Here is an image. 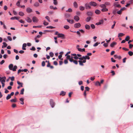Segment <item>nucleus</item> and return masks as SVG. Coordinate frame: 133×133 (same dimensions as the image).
Listing matches in <instances>:
<instances>
[{
    "label": "nucleus",
    "mask_w": 133,
    "mask_h": 133,
    "mask_svg": "<svg viewBox=\"0 0 133 133\" xmlns=\"http://www.w3.org/2000/svg\"><path fill=\"white\" fill-rule=\"evenodd\" d=\"M72 58H70L69 59V61L71 62H73V61H74V60L72 58Z\"/></svg>",
    "instance_id": "774afa93"
},
{
    "label": "nucleus",
    "mask_w": 133,
    "mask_h": 133,
    "mask_svg": "<svg viewBox=\"0 0 133 133\" xmlns=\"http://www.w3.org/2000/svg\"><path fill=\"white\" fill-rule=\"evenodd\" d=\"M3 45L2 46V48H4L6 47L7 46V44L5 42H3Z\"/></svg>",
    "instance_id": "412c9836"
},
{
    "label": "nucleus",
    "mask_w": 133,
    "mask_h": 133,
    "mask_svg": "<svg viewBox=\"0 0 133 133\" xmlns=\"http://www.w3.org/2000/svg\"><path fill=\"white\" fill-rule=\"evenodd\" d=\"M74 19L75 20L77 21L78 22L79 19V17L77 16H75L74 17Z\"/></svg>",
    "instance_id": "9b49d317"
},
{
    "label": "nucleus",
    "mask_w": 133,
    "mask_h": 133,
    "mask_svg": "<svg viewBox=\"0 0 133 133\" xmlns=\"http://www.w3.org/2000/svg\"><path fill=\"white\" fill-rule=\"evenodd\" d=\"M43 24L45 25H47L49 24L48 23L46 22L45 21H43Z\"/></svg>",
    "instance_id": "8fccbe9b"
},
{
    "label": "nucleus",
    "mask_w": 133,
    "mask_h": 133,
    "mask_svg": "<svg viewBox=\"0 0 133 133\" xmlns=\"http://www.w3.org/2000/svg\"><path fill=\"white\" fill-rule=\"evenodd\" d=\"M124 35V34L123 33H119L118 34V37H122Z\"/></svg>",
    "instance_id": "58836bf2"
},
{
    "label": "nucleus",
    "mask_w": 133,
    "mask_h": 133,
    "mask_svg": "<svg viewBox=\"0 0 133 133\" xmlns=\"http://www.w3.org/2000/svg\"><path fill=\"white\" fill-rule=\"evenodd\" d=\"M95 12L96 14H99L101 13V11L98 10H96Z\"/></svg>",
    "instance_id": "cd10ccee"
},
{
    "label": "nucleus",
    "mask_w": 133,
    "mask_h": 133,
    "mask_svg": "<svg viewBox=\"0 0 133 133\" xmlns=\"http://www.w3.org/2000/svg\"><path fill=\"white\" fill-rule=\"evenodd\" d=\"M26 11L28 13H31L32 12V9L30 8H28L26 9Z\"/></svg>",
    "instance_id": "1a4fd4ad"
},
{
    "label": "nucleus",
    "mask_w": 133,
    "mask_h": 133,
    "mask_svg": "<svg viewBox=\"0 0 133 133\" xmlns=\"http://www.w3.org/2000/svg\"><path fill=\"white\" fill-rule=\"evenodd\" d=\"M17 68V66L16 65H15L14 66L13 68H12V70L13 71H16V69Z\"/></svg>",
    "instance_id": "393cba45"
},
{
    "label": "nucleus",
    "mask_w": 133,
    "mask_h": 133,
    "mask_svg": "<svg viewBox=\"0 0 133 133\" xmlns=\"http://www.w3.org/2000/svg\"><path fill=\"white\" fill-rule=\"evenodd\" d=\"M85 88V89L84 90V95L85 97L86 96V92L87 91H89V88L88 87H86Z\"/></svg>",
    "instance_id": "f03ea898"
},
{
    "label": "nucleus",
    "mask_w": 133,
    "mask_h": 133,
    "mask_svg": "<svg viewBox=\"0 0 133 133\" xmlns=\"http://www.w3.org/2000/svg\"><path fill=\"white\" fill-rule=\"evenodd\" d=\"M90 4L91 6H95L97 5L96 3V2L92 1H91L90 2Z\"/></svg>",
    "instance_id": "20e7f679"
},
{
    "label": "nucleus",
    "mask_w": 133,
    "mask_h": 133,
    "mask_svg": "<svg viewBox=\"0 0 133 133\" xmlns=\"http://www.w3.org/2000/svg\"><path fill=\"white\" fill-rule=\"evenodd\" d=\"M78 62H79V64L80 65L82 66L84 65V64L83 63V62L82 61L79 60Z\"/></svg>",
    "instance_id": "2f4dec72"
},
{
    "label": "nucleus",
    "mask_w": 133,
    "mask_h": 133,
    "mask_svg": "<svg viewBox=\"0 0 133 133\" xmlns=\"http://www.w3.org/2000/svg\"><path fill=\"white\" fill-rule=\"evenodd\" d=\"M24 89L23 88L21 91L20 94H24Z\"/></svg>",
    "instance_id": "3c124183"
},
{
    "label": "nucleus",
    "mask_w": 133,
    "mask_h": 133,
    "mask_svg": "<svg viewBox=\"0 0 133 133\" xmlns=\"http://www.w3.org/2000/svg\"><path fill=\"white\" fill-rule=\"evenodd\" d=\"M9 41H11L12 40V39L10 36H9L7 37Z\"/></svg>",
    "instance_id": "6e6d98bb"
},
{
    "label": "nucleus",
    "mask_w": 133,
    "mask_h": 133,
    "mask_svg": "<svg viewBox=\"0 0 133 133\" xmlns=\"http://www.w3.org/2000/svg\"><path fill=\"white\" fill-rule=\"evenodd\" d=\"M66 12L68 11L69 12H71L72 11V10L71 8H69L66 11Z\"/></svg>",
    "instance_id": "bf43d9fd"
},
{
    "label": "nucleus",
    "mask_w": 133,
    "mask_h": 133,
    "mask_svg": "<svg viewBox=\"0 0 133 133\" xmlns=\"http://www.w3.org/2000/svg\"><path fill=\"white\" fill-rule=\"evenodd\" d=\"M31 50L35 51L36 50V49L34 46L32 47V48L30 49Z\"/></svg>",
    "instance_id": "69168bd1"
},
{
    "label": "nucleus",
    "mask_w": 133,
    "mask_h": 133,
    "mask_svg": "<svg viewBox=\"0 0 133 133\" xmlns=\"http://www.w3.org/2000/svg\"><path fill=\"white\" fill-rule=\"evenodd\" d=\"M50 8L51 9H53L54 10L57 9V8L56 7H54L52 6H50Z\"/></svg>",
    "instance_id": "a19ab883"
},
{
    "label": "nucleus",
    "mask_w": 133,
    "mask_h": 133,
    "mask_svg": "<svg viewBox=\"0 0 133 133\" xmlns=\"http://www.w3.org/2000/svg\"><path fill=\"white\" fill-rule=\"evenodd\" d=\"M117 9H115L113 10L112 11V13L114 14L115 15L116 13H117Z\"/></svg>",
    "instance_id": "37998d69"
},
{
    "label": "nucleus",
    "mask_w": 133,
    "mask_h": 133,
    "mask_svg": "<svg viewBox=\"0 0 133 133\" xmlns=\"http://www.w3.org/2000/svg\"><path fill=\"white\" fill-rule=\"evenodd\" d=\"M73 5L75 8H77L78 7V5L76 2H74L73 3Z\"/></svg>",
    "instance_id": "a211bd4d"
},
{
    "label": "nucleus",
    "mask_w": 133,
    "mask_h": 133,
    "mask_svg": "<svg viewBox=\"0 0 133 133\" xmlns=\"http://www.w3.org/2000/svg\"><path fill=\"white\" fill-rule=\"evenodd\" d=\"M50 103L52 108H53L55 105L54 102L52 99H50Z\"/></svg>",
    "instance_id": "7ed1b4c3"
},
{
    "label": "nucleus",
    "mask_w": 133,
    "mask_h": 133,
    "mask_svg": "<svg viewBox=\"0 0 133 133\" xmlns=\"http://www.w3.org/2000/svg\"><path fill=\"white\" fill-rule=\"evenodd\" d=\"M49 55L50 56L52 57H53L54 55L53 53L52 52H50L49 53Z\"/></svg>",
    "instance_id": "5fc2aeb1"
},
{
    "label": "nucleus",
    "mask_w": 133,
    "mask_h": 133,
    "mask_svg": "<svg viewBox=\"0 0 133 133\" xmlns=\"http://www.w3.org/2000/svg\"><path fill=\"white\" fill-rule=\"evenodd\" d=\"M10 101L11 102H15L16 101V99L15 97L14 99H12L10 100Z\"/></svg>",
    "instance_id": "c9c22d12"
},
{
    "label": "nucleus",
    "mask_w": 133,
    "mask_h": 133,
    "mask_svg": "<svg viewBox=\"0 0 133 133\" xmlns=\"http://www.w3.org/2000/svg\"><path fill=\"white\" fill-rule=\"evenodd\" d=\"M34 5L36 7H37L39 6V4L38 2H36L34 3Z\"/></svg>",
    "instance_id": "473e14b6"
},
{
    "label": "nucleus",
    "mask_w": 133,
    "mask_h": 133,
    "mask_svg": "<svg viewBox=\"0 0 133 133\" xmlns=\"http://www.w3.org/2000/svg\"><path fill=\"white\" fill-rule=\"evenodd\" d=\"M42 66H44L45 65V63L44 61H43L42 62Z\"/></svg>",
    "instance_id": "e2e57ef3"
},
{
    "label": "nucleus",
    "mask_w": 133,
    "mask_h": 133,
    "mask_svg": "<svg viewBox=\"0 0 133 133\" xmlns=\"http://www.w3.org/2000/svg\"><path fill=\"white\" fill-rule=\"evenodd\" d=\"M91 17H89L87 18L86 19L85 21L87 22H89L90 20Z\"/></svg>",
    "instance_id": "a878e982"
},
{
    "label": "nucleus",
    "mask_w": 133,
    "mask_h": 133,
    "mask_svg": "<svg viewBox=\"0 0 133 133\" xmlns=\"http://www.w3.org/2000/svg\"><path fill=\"white\" fill-rule=\"evenodd\" d=\"M5 81L4 79L3 80L1 81V83L2 84V87L3 88L4 87L5 85V84L4 83L5 82Z\"/></svg>",
    "instance_id": "5701e85b"
},
{
    "label": "nucleus",
    "mask_w": 133,
    "mask_h": 133,
    "mask_svg": "<svg viewBox=\"0 0 133 133\" xmlns=\"http://www.w3.org/2000/svg\"><path fill=\"white\" fill-rule=\"evenodd\" d=\"M85 26V29H87L89 30L90 28V26L88 24H86Z\"/></svg>",
    "instance_id": "4be33fe9"
},
{
    "label": "nucleus",
    "mask_w": 133,
    "mask_h": 133,
    "mask_svg": "<svg viewBox=\"0 0 133 133\" xmlns=\"http://www.w3.org/2000/svg\"><path fill=\"white\" fill-rule=\"evenodd\" d=\"M26 45H27L26 43H24L23 44L22 47V49L24 50H26L25 47L26 46Z\"/></svg>",
    "instance_id": "f8f14e48"
},
{
    "label": "nucleus",
    "mask_w": 133,
    "mask_h": 133,
    "mask_svg": "<svg viewBox=\"0 0 133 133\" xmlns=\"http://www.w3.org/2000/svg\"><path fill=\"white\" fill-rule=\"evenodd\" d=\"M21 1V0H19L16 3V5L17 6H20V2Z\"/></svg>",
    "instance_id": "603ef678"
},
{
    "label": "nucleus",
    "mask_w": 133,
    "mask_h": 133,
    "mask_svg": "<svg viewBox=\"0 0 133 133\" xmlns=\"http://www.w3.org/2000/svg\"><path fill=\"white\" fill-rule=\"evenodd\" d=\"M87 14L88 16H91L92 15V13L91 12L89 11L87 12Z\"/></svg>",
    "instance_id": "c03bdc74"
},
{
    "label": "nucleus",
    "mask_w": 133,
    "mask_h": 133,
    "mask_svg": "<svg viewBox=\"0 0 133 133\" xmlns=\"http://www.w3.org/2000/svg\"><path fill=\"white\" fill-rule=\"evenodd\" d=\"M91 26L92 29H94L95 28V26L93 24H91Z\"/></svg>",
    "instance_id": "0e129e2a"
},
{
    "label": "nucleus",
    "mask_w": 133,
    "mask_h": 133,
    "mask_svg": "<svg viewBox=\"0 0 133 133\" xmlns=\"http://www.w3.org/2000/svg\"><path fill=\"white\" fill-rule=\"evenodd\" d=\"M130 39V37L129 36H127L125 38V41H128L129 40V39Z\"/></svg>",
    "instance_id": "ea45409f"
},
{
    "label": "nucleus",
    "mask_w": 133,
    "mask_h": 133,
    "mask_svg": "<svg viewBox=\"0 0 133 133\" xmlns=\"http://www.w3.org/2000/svg\"><path fill=\"white\" fill-rule=\"evenodd\" d=\"M6 78L5 77H1L0 76V80H3L4 79L5 81Z\"/></svg>",
    "instance_id": "864d4df0"
},
{
    "label": "nucleus",
    "mask_w": 133,
    "mask_h": 133,
    "mask_svg": "<svg viewBox=\"0 0 133 133\" xmlns=\"http://www.w3.org/2000/svg\"><path fill=\"white\" fill-rule=\"evenodd\" d=\"M128 54L130 56H132L133 54V52L131 51H129L128 52Z\"/></svg>",
    "instance_id": "09e8293b"
},
{
    "label": "nucleus",
    "mask_w": 133,
    "mask_h": 133,
    "mask_svg": "<svg viewBox=\"0 0 133 133\" xmlns=\"http://www.w3.org/2000/svg\"><path fill=\"white\" fill-rule=\"evenodd\" d=\"M13 65L12 64H10L9 66V69L11 70H12L13 68Z\"/></svg>",
    "instance_id": "aec40b11"
},
{
    "label": "nucleus",
    "mask_w": 133,
    "mask_h": 133,
    "mask_svg": "<svg viewBox=\"0 0 133 133\" xmlns=\"http://www.w3.org/2000/svg\"><path fill=\"white\" fill-rule=\"evenodd\" d=\"M64 28L66 29H68L69 28V26L68 25H65L64 26Z\"/></svg>",
    "instance_id": "e433bc0d"
},
{
    "label": "nucleus",
    "mask_w": 133,
    "mask_h": 133,
    "mask_svg": "<svg viewBox=\"0 0 133 133\" xmlns=\"http://www.w3.org/2000/svg\"><path fill=\"white\" fill-rule=\"evenodd\" d=\"M67 22L70 24H73L74 23V21L72 20H70L68 19H66Z\"/></svg>",
    "instance_id": "f3484780"
},
{
    "label": "nucleus",
    "mask_w": 133,
    "mask_h": 133,
    "mask_svg": "<svg viewBox=\"0 0 133 133\" xmlns=\"http://www.w3.org/2000/svg\"><path fill=\"white\" fill-rule=\"evenodd\" d=\"M45 18L48 21L50 22V18L48 16H46L45 17Z\"/></svg>",
    "instance_id": "052dcab7"
},
{
    "label": "nucleus",
    "mask_w": 133,
    "mask_h": 133,
    "mask_svg": "<svg viewBox=\"0 0 133 133\" xmlns=\"http://www.w3.org/2000/svg\"><path fill=\"white\" fill-rule=\"evenodd\" d=\"M26 20L27 22L29 23H30L32 22L31 19L29 17H27L26 19Z\"/></svg>",
    "instance_id": "4468645a"
},
{
    "label": "nucleus",
    "mask_w": 133,
    "mask_h": 133,
    "mask_svg": "<svg viewBox=\"0 0 133 133\" xmlns=\"http://www.w3.org/2000/svg\"><path fill=\"white\" fill-rule=\"evenodd\" d=\"M83 58H84V59H88L89 60L90 58V57L87 55L83 56Z\"/></svg>",
    "instance_id": "2eb2a0df"
},
{
    "label": "nucleus",
    "mask_w": 133,
    "mask_h": 133,
    "mask_svg": "<svg viewBox=\"0 0 133 133\" xmlns=\"http://www.w3.org/2000/svg\"><path fill=\"white\" fill-rule=\"evenodd\" d=\"M100 44V43L96 42L93 45V46L94 47L96 46H97L99 44Z\"/></svg>",
    "instance_id": "13d9d810"
},
{
    "label": "nucleus",
    "mask_w": 133,
    "mask_h": 133,
    "mask_svg": "<svg viewBox=\"0 0 133 133\" xmlns=\"http://www.w3.org/2000/svg\"><path fill=\"white\" fill-rule=\"evenodd\" d=\"M73 62L76 65H77L78 64L77 61L76 60H74V61H73Z\"/></svg>",
    "instance_id": "680f3d73"
},
{
    "label": "nucleus",
    "mask_w": 133,
    "mask_h": 133,
    "mask_svg": "<svg viewBox=\"0 0 133 133\" xmlns=\"http://www.w3.org/2000/svg\"><path fill=\"white\" fill-rule=\"evenodd\" d=\"M70 16V15L69 14H66L65 15V17L66 18H69Z\"/></svg>",
    "instance_id": "49530a36"
},
{
    "label": "nucleus",
    "mask_w": 133,
    "mask_h": 133,
    "mask_svg": "<svg viewBox=\"0 0 133 133\" xmlns=\"http://www.w3.org/2000/svg\"><path fill=\"white\" fill-rule=\"evenodd\" d=\"M116 44V43L115 42H114L111 43L110 45V46L111 47H113L114 45Z\"/></svg>",
    "instance_id": "dca6fc26"
},
{
    "label": "nucleus",
    "mask_w": 133,
    "mask_h": 133,
    "mask_svg": "<svg viewBox=\"0 0 133 133\" xmlns=\"http://www.w3.org/2000/svg\"><path fill=\"white\" fill-rule=\"evenodd\" d=\"M79 9L80 10L83 11L85 7L83 6H81L79 7Z\"/></svg>",
    "instance_id": "72a5a7b5"
},
{
    "label": "nucleus",
    "mask_w": 133,
    "mask_h": 133,
    "mask_svg": "<svg viewBox=\"0 0 133 133\" xmlns=\"http://www.w3.org/2000/svg\"><path fill=\"white\" fill-rule=\"evenodd\" d=\"M19 15L22 16H23L24 15V13L22 11H20L19 12Z\"/></svg>",
    "instance_id": "7c9ffc66"
},
{
    "label": "nucleus",
    "mask_w": 133,
    "mask_h": 133,
    "mask_svg": "<svg viewBox=\"0 0 133 133\" xmlns=\"http://www.w3.org/2000/svg\"><path fill=\"white\" fill-rule=\"evenodd\" d=\"M47 28H49L50 29H53L55 28V27L52 26H48L46 27Z\"/></svg>",
    "instance_id": "a18cd8bd"
},
{
    "label": "nucleus",
    "mask_w": 133,
    "mask_h": 133,
    "mask_svg": "<svg viewBox=\"0 0 133 133\" xmlns=\"http://www.w3.org/2000/svg\"><path fill=\"white\" fill-rule=\"evenodd\" d=\"M81 26L80 23H76L74 25V27L75 28H79L81 27Z\"/></svg>",
    "instance_id": "f257e3e1"
},
{
    "label": "nucleus",
    "mask_w": 133,
    "mask_h": 133,
    "mask_svg": "<svg viewBox=\"0 0 133 133\" xmlns=\"http://www.w3.org/2000/svg\"><path fill=\"white\" fill-rule=\"evenodd\" d=\"M114 6L115 7H117L118 8H121V5L118 4V2H116L114 3Z\"/></svg>",
    "instance_id": "423d86ee"
},
{
    "label": "nucleus",
    "mask_w": 133,
    "mask_h": 133,
    "mask_svg": "<svg viewBox=\"0 0 133 133\" xmlns=\"http://www.w3.org/2000/svg\"><path fill=\"white\" fill-rule=\"evenodd\" d=\"M64 35L62 33L59 34L58 36H57L58 38H64Z\"/></svg>",
    "instance_id": "39448f33"
},
{
    "label": "nucleus",
    "mask_w": 133,
    "mask_h": 133,
    "mask_svg": "<svg viewBox=\"0 0 133 133\" xmlns=\"http://www.w3.org/2000/svg\"><path fill=\"white\" fill-rule=\"evenodd\" d=\"M85 6L87 9H90L91 7L88 3H86L85 4Z\"/></svg>",
    "instance_id": "6e6552de"
},
{
    "label": "nucleus",
    "mask_w": 133,
    "mask_h": 133,
    "mask_svg": "<svg viewBox=\"0 0 133 133\" xmlns=\"http://www.w3.org/2000/svg\"><path fill=\"white\" fill-rule=\"evenodd\" d=\"M73 32L74 33L76 32V33L77 34L79 35V36H81V35L80 34V33L79 31H77V32L74 31V32Z\"/></svg>",
    "instance_id": "de8ad7c7"
},
{
    "label": "nucleus",
    "mask_w": 133,
    "mask_h": 133,
    "mask_svg": "<svg viewBox=\"0 0 133 133\" xmlns=\"http://www.w3.org/2000/svg\"><path fill=\"white\" fill-rule=\"evenodd\" d=\"M105 5H106V6H107L110 5V3L109 2H106L105 3Z\"/></svg>",
    "instance_id": "79ce46f5"
},
{
    "label": "nucleus",
    "mask_w": 133,
    "mask_h": 133,
    "mask_svg": "<svg viewBox=\"0 0 133 133\" xmlns=\"http://www.w3.org/2000/svg\"><path fill=\"white\" fill-rule=\"evenodd\" d=\"M17 84H18L20 85V86H21V87H23V83H22L20 82L19 81H17Z\"/></svg>",
    "instance_id": "c756f323"
},
{
    "label": "nucleus",
    "mask_w": 133,
    "mask_h": 133,
    "mask_svg": "<svg viewBox=\"0 0 133 133\" xmlns=\"http://www.w3.org/2000/svg\"><path fill=\"white\" fill-rule=\"evenodd\" d=\"M11 96L9 94H8V96L6 97V99L7 100L11 98Z\"/></svg>",
    "instance_id": "4c0bfd02"
},
{
    "label": "nucleus",
    "mask_w": 133,
    "mask_h": 133,
    "mask_svg": "<svg viewBox=\"0 0 133 133\" xmlns=\"http://www.w3.org/2000/svg\"><path fill=\"white\" fill-rule=\"evenodd\" d=\"M19 100L21 102V103L22 104H24V99L22 98H21L19 99Z\"/></svg>",
    "instance_id": "f704fd0d"
},
{
    "label": "nucleus",
    "mask_w": 133,
    "mask_h": 133,
    "mask_svg": "<svg viewBox=\"0 0 133 133\" xmlns=\"http://www.w3.org/2000/svg\"><path fill=\"white\" fill-rule=\"evenodd\" d=\"M103 20H100L99 22H97L96 23V25H99L103 23Z\"/></svg>",
    "instance_id": "ddd939ff"
},
{
    "label": "nucleus",
    "mask_w": 133,
    "mask_h": 133,
    "mask_svg": "<svg viewBox=\"0 0 133 133\" xmlns=\"http://www.w3.org/2000/svg\"><path fill=\"white\" fill-rule=\"evenodd\" d=\"M101 11L102 12H106L108 11V9L106 8L102 9H101Z\"/></svg>",
    "instance_id": "6ab92c4d"
},
{
    "label": "nucleus",
    "mask_w": 133,
    "mask_h": 133,
    "mask_svg": "<svg viewBox=\"0 0 133 133\" xmlns=\"http://www.w3.org/2000/svg\"><path fill=\"white\" fill-rule=\"evenodd\" d=\"M122 11L120 9L117 12V13L118 14H121L122 13Z\"/></svg>",
    "instance_id": "4d7b16f0"
},
{
    "label": "nucleus",
    "mask_w": 133,
    "mask_h": 133,
    "mask_svg": "<svg viewBox=\"0 0 133 133\" xmlns=\"http://www.w3.org/2000/svg\"><path fill=\"white\" fill-rule=\"evenodd\" d=\"M95 84L96 85H99V86H100V83L99 82H97Z\"/></svg>",
    "instance_id": "338daca9"
},
{
    "label": "nucleus",
    "mask_w": 133,
    "mask_h": 133,
    "mask_svg": "<svg viewBox=\"0 0 133 133\" xmlns=\"http://www.w3.org/2000/svg\"><path fill=\"white\" fill-rule=\"evenodd\" d=\"M53 4L55 5H57L58 4V2L57 0H53Z\"/></svg>",
    "instance_id": "c85d7f7f"
},
{
    "label": "nucleus",
    "mask_w": 133,
    "mask_h": 133,
    "mask_svg": "<svg viewBox=\"0 0 133 133\" xmlns=\"http://www.w3.org/2000/svg\"><path fill=\"white\" fill-rule=\"evenodd\" d=\"M99 6L102 9L106 8V5H105V4H101Z\"/></svg>",
    "instance_id": "b1692460"
},
{
    "label": "nucleus",
    "mask_w": 133,
    "mask_h": 133,
    "mask_svg": "<svg viewBox=\"0 0 133 133\" xmlns=\"http://www.w3.org/2000/svg\"><path fill=\"white\" fill-rule=\"evenodd\" d=\"M66 92L63 91H62L61 92L60 94V95H62V96H64L65 95Z\"/></svg>",
    "instance_id": "bb28decb"
},
{
    "label": "nucleus",
    "mask_w": 133,
    "mask_h": 133,
    "mask_svg": "<svg viewBox=\"0 0 133 133\" xmlns=\"http://www.w3.org/2000/svg\"><path fill=\"white\" fill-rule=\"evenodd\" d=\"M38 19L35 16H34L32 18V21L33 22H37L38 21Z\"/></svg>",
    "instance_id": "0eeeda50"
},
{
    "label": "nucleus",
    "mask_w": 133,
    "mask_h": 133,
    "mask_svg": "<svg viewBox=\"0 0 133 133\" xmlns=\"http://www.w3.org/2000/svg\"><path fill=\"white\" fill-rule=\"evenodd\" d=\"M71 55L74 56L73 57L75 59H78V57H77V55L76 54H71Z\"/></svg>",
    "instance_id": "9d476101"
}]
</instances>
